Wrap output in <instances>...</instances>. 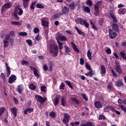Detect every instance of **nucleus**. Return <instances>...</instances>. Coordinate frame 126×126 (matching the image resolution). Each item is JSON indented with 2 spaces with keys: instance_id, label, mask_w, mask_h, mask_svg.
Here are the masks:
<instances>
[{
  "instance_id": "obj_16",
  "label": "nucleus",
  "mask_w": 126,
  "mask_h": 126,
  "mask_svg": "<svg viewBox=\"0 0 126 126\" xmlns=\"http://www.w3.org/2000/svg\"><path fill=\"white\" fill-rule=\"evenodd\" d=\"M75 29H76L77 33H78L79 35H81V36H83V37H84V36H85V33L82 32L81 30H79V29H78L77 27H75Z\"/></svg>"
},
{
  "instance_id": "obj_48",
  "label": "nucleus",
  "mask_w": 126,
  "mask_h": 126,
  "mask_svg": "<svg viewBox=\"0 0 126 126\" xmlns=\"http://www.w3.org/2000/svg\"><path fill=\"white\" fill-rule=\"evenodd\" d=\"M86 67L87 68V69H89L90 71H91V67L90 66V65L88 63H85Z\"/></svg>"
},
{
  "instance_id": "obj_1",
  "label": "nucleus",
  "mask_w": 126,
  "mask_h": 126,
  "mask_svg": "<svg viewBox=\"0 0 126 126\" xmlns=\"http://www.w3.org/2000/svg\"><path fill=\"white\" fill-rule=\"evenodd\" d=\"M50 53L53 54L54 57H57L59 54V47L58 45L53 44L50 46Z\"/></svg>"
},
{
  "instance_id": "obj_12",
  "label": "nucleus",
  "mask_w": 126,
  "mask_h": 126,
  "mask_svg": "<svg viewBox=\"0 0 126 126\" xmlns=\"http://www.w3.org/2000/svg\"><path fill=\"white\" fill-rule=\"evenodd\" d=\"M6 66V71L7 73V77H9V75H10V68L8 66V64L7 63H5Z\"/></svg>"
},
{
  "instance_id": "obj_45",
  "label": "nucleus",
  "mask_w": 126,
  "mask_h": 126,
  "mask_svg": "<svg viewBox=\"0 0 126 126\" xmlns=\"http://www.w3.org/2000/svg\"><path fill=\"white\" fill-rule=\"evenodd\" d=\"M4 111H5V108L4 107H1L0 109V116H1V115H2L3 113H4Z\"/></svg>"
},
{
  "instance_id": "obj_34",
  "label": "nucleus",
  "mask_w": 126,
  "mask_h": 126,
  "mask_svg": "<svg viewBox=\"0 0 126 126\" xmlns=\"http://www.w3.org/2000/svg\"><path fill=\"white\" fill-rule=\"evenodd\" d=\"M64 48L65 50V53H66V54H69V53H70V48L67 47V46L64 45Z\"/></svg>"
},
{
  "instance_id": "obj_59",
  "label": "nucleus",
  "mask_w": 126,
  "mask_h": 126,
  "mask_svg": "<svg viewBox=\"0 0 126 126\" xmlns=\"http://www.w3.org/2000/svg\"><path fill=\"white\" fill-rule=\"evenodd\" d=\"M13 15L15 16V18L16 19V20H19V17H18L17 14L13 13Z\"/></svg>"
},
{
  "instance_id": "obj_10",
  "label": "nucleus",
  "mask_w": 126,
  "mask_h": 126,
  "mask_svg": "<svg viewBox=\"0 0 126 126\" xmlns=\"http://www.w3.org/2000/svg\"><path fill=\"white\" fill-rule=\"evenodd\" d=\"M109 33L110 39H115V38H116V37H117V35H118L117 34V32H113V31H112V29L109 30Z\"/></svg>"
},
{
  "instance_id": "obj_39",
  "label": "nucleus",
  "mask_w": 126,
  "mask_h": 126,
  "mask_svg": "<svg viewBox=\"0 0 126 126\" xmlns=\"http://www.w3.org/2000/svg\"><path fill=\"white\" fill-rule=\"evenodd\" d=\"M21 63L22 65H29L30 64L28 62L25 60H22Z\"/></svg>"
},
{
  "instance_id": "obj_55",
  "label": "nucleus",
  "mask_w": 126,
  "mask_h": 126,
  "mask_svg": "<svg viewBox=\"0 0 126 126\" xmlns=\"http://www.w3.org/2000/svg\"><path fill=\"white\" fill-rule=\"evenodd\" d=\"M36 7H37V8H44V6L41 4L37 3L36 4Z\"/></svg>"
},
{
  "instance_id": "obj_54",
  "label": "nucleus",
  "mask_w": 126,
  "mask_h": 126,
  "mask_svg": "<svg viewBox=\"0 0 126 126\" xmlns=\"http://www.w3.org/2000/svg\"><path fill=\"white\" fill-rule=\"evenodd\" d=\"M80 63L81 65H83V64H84V59H83V58H81L80 59Z\"/></svg>"
},
{
  "instance_id": "obj_35",
  "label": "nucleus",
  "mask_w": 126,
  "mask_h": 126,
  "mask_svg": "<svg viewBox=\"0 0 126 126\" xmlns=\"http://www.w3.org/2000/svg\"><path fill=\"white\" fill-rule=\"evenodd\" d=\"M94 15L95 16H99V9L98 8L94 7Z\"/></svg>"
},
{
  "instance_id": "obj_29",
  "label": "nucleus",
  "mask_w": 126,
  "mask_h": 126,
  "mask_svg": "<svg viewBox=\"0 0 126 126\" xmlns=\"http://www.w3.org/2000/svg\"><path fill=\"white\" fill-rule=\"evenodd\" d=\"M79 126H95V125L90 122H87L86 124H82L81 125H80Z\"/></svg>"
},
{
  "instance_id": "obj_25",
  "label": "nucleus",
  "mask_w": 126,
  "mask_h": 126,
  "mask_svg": "<svg viewBox=\"0 0 126 126\" xmlns=\"http://www.w3.org/2000/svg\"><path fill=\"white\" fill-rule=\"evenodd\" d=\"M94 106L96 108L100 109L102 107V104L100 101H96L94 103Z\"/></svg>"
},
{
  "instance_id": "obj_21",
  "label": "nucleus",
  "mask_w": 126,
  "mask_h": 126,
  "mask_svg": "<svg viewBox=\"0 0 126 126\" xmlns=\"http://www.w3.org/2000/svg\"><path fill=\"white\" fill-rule=\"evenodd\" d=\"M29 0H23V5L25 8H26L29 4Z\"/></svg>"
},
{
  "instance_id": "obj_42",
  "label": "nucleus",
  "mask_w": 126,
  "mask_h": 126,
  "mask_svg": "<svg viewBox=\"0 0 126 126\" xmlns=\"http://www.w3.org/2000/svg\"><path fill=\"white\" fill-rule=\"evenodd\" d=\"M12 25H21V24L17 21H12L11 22Z\"/></svg>"
},
{
  "instance_id": "obj_3",
  "label": "nucleus",
  "mask_w": 126,
  "mask_h": 126,
  "mask_svg": "<svg viewBox=\"0 0 126 126\" xmlns=\"http://www.w3.org/2000/svg\"><path fill=\"white\" fill-rule=\"evenodd\" d=\"M10 38V35L6 34L5 36V38L3 41L4 44V48H6L8 46V44H9V39Z\"/></svg>"
},
{
  "instance_id": "obj_53",
  "label": "nucleus",
  "mask_w": 126,
  "mask_h": 126,
  "mask_svg": "<svg viewBox=\"0 0 126 126\" xmlns=\"http://www.w3.org/2000/svg\"><path fill=\"white\" fill-rule=\"evenodd\" d=\"M26 43L29 45V46H31V45H32V41L30 39L27 40Z\"/></svg>"
},
{
  "instance_id": "obj_27",
  "label": "nucleus",
  "mask_w": 126,
  "mask_h": 126,
  "mask_svg": "<svg viewBox=\"0 0 126 126\" xmlns=\"http://www.w3.org/2000/svg\"><path fill=\"white\" fill-rule=\"evenodd\" d=\"M120 56L122 58V59L126 60V53L125 52V50H123V51H121L120 52Z\"/></svg>"
},
{
  "instance_id": "obj_20",
  "label": "nucleus",
  "mask_w": 126,
  "mask_h": 126,
  "mask_svg": "<svg viewBox=\"0 0 126 126\" xmlns=\"http://www.w3.org/2000/svg\"><path fill=\"white\" fill-rule=\"evenodd\" d=\"M58 38L60 40V41H67V38L65 36H63L61 35H59Z\"/></svg>"
},
{
  "instance_id": "obj_51",
  "label": "nucleus",
  "mask_w": 126,
  "mask_h": 126,
  "mask_svg": "<svg viewBox=\"0 0 126 126\" xmlns=\"http://www.w3.org/2000/svg\"><path fill=\"white\" fill-rule=\"evenodd\" d=\"M119 106L121 108V109L122 111H124V112H125L126 111V108L125 107H124V105L120 104V105H119Z\"/></svg>"
},
{
  "instance_id": "obj_9",
  "label": "nucleus",
  "mask_w": 126,
  "mask_h": 126,
  "mask_svg": "<svg viewBox=\"0 0 126 126\" xmlns=\"http://www.w3.org/2000/svg\"><path fill=\"white\" fill-rule=\"evenodd\" d=\"M42 26L44 27H49V22H48V19L44 17L41 19Z\"/></svg>"
},
{
  "instance_id": "obj_11",
  "label": "nucleus",
  "mask_w": 126,
  "mask_h": 126,
  "mask_svg": "<svg viewBox=\"0 0 126 126\" xmlns=\"http://www.w3.org/2000/svg\"><path fill=\"white\" fill-rule=\"evenodd\" d=\"M24 90V88H23V86L22 85H20L17 87L16 91L19 94H21Z\"/></svg>"
},
{
  "instance_id": "obj_5",
  "label": "nucleus",
  "mask_w": 126,
  "mask_h": 126,
  "mask_svg": "<svg viewBox=\"0 0 126 126\" xmlns=\"http://www.w3.org/2000/svg\"><path fill=\"white\" fill-rule=\"evenodd\" d=\"M35 97L36 101L41 103H44V102H46V101H47V97H43L41 95H36Z\"/></svg>"
},
{
  "instance_id": "obj_13",
  "label": "nucleus",
  "mask_w": 126,
  "mask_h": 126,
  "mask_svg": "<svg viewBox=\"0 0 126 126\" xmlns=\"http://www.w3.org/2000/svg\"><path fill=\"white\" fill-rule=\"evenodd\" d=\"M31 69H32L33 71L34 74L36 77H39V74L38 73V70L35 67H33L32 66L30 67Z\"/></svg>"
},
{
  "instance_id": "obj_30",
  "label": "nucleus",
  "mask_w": 126,
  "mask_h": 126,
  "mask_svg": "<svg viewBox=\"0 0 126 126\" xmlns=\"http://www.w3.org/2000/svg\"><path fill=\"white\" fill-rule=\"evenodd\" d=\"M110 15L111 16V17L112 18L113 21L114 22H118V19H117V18L115 16V14H114V13H111L110 14Z\"/></svg>"
},
{
  "instance_id": "obj_60",
  "label": "nucleus",
  "mask_w": 126,
  "mask_h": 126,
  "mask_svg": "<svg viewBox=\"0 0 126 126\" xmlns=\"http://www.w3.org/2000/svg\"><path fill=\"white\" fill-rule=\"evenodd\" d=\"M9 79H16V76L15 75H11Z\"/></svg>"
},
{
  "instance_id": "obj_8",
  "label": "nucleus",
  "mask_w": 126,
  "mask_h": 126,
  "mask_svg": "<svg viewBox=\"0 0 126 126\" xmlns=\"http://www.w3.org/2000/svg\"><path fill=\"white\" fill-rule=\"evenodd\" d=\"M14 13L18 14L20 16L22 15V14H23V10L21 8L17 6L15 7V10L14 11Z\"/></svg>"
},
{
  "instance_id": "obj_62",
  "label": "nucleus",
  "mask_w": 126,
  "mask_h": 126,
  "mask_svg": "<svg viewBox=\"0 0 126 126\" xmlns=\"http://www.w3.org/2000/svg\"><path fill=\"white\" fill-rule=\"evenodd\" d=\"M112 112H114V113H116L117 115H121V112L119 111H118L117 110H116L115 109L112 110Z\"/></svg>"
},
{
  "instance_id": "obj_2",
  "label": "nucleus",
  "mask_w": 126,
  "mask_h": 126,
  "mask_svg": "<svg viewBox=\"0 0 126 126\" xmlns=\"http://www.w3.org/2000/svg\"><path fill=\"white\" fill-rule=\"evenodd\" d=\"M75 21L78 24L84 25V26H85L87 28H88V27H89V24L87 23L86 21L83 20V19H82V18H77L76 19H75Z\"/></svg>"
},
{
  "instance_id": "obj_22",
  "label": "nucleus",
  "mask_w": 126,
  "mask_h": 126,
  "mask_svg": "<svg viewBox=\"0 0 126 126\" xmlns=\"http://www.w3.org/2000/svg\"><path fill=\"white\" fill-rule=\"evenodd\" d=\"M71 44L74 51H75V52H76V53H79V50H78L77 47H76V45H75V43L73 42H71Z\"/></svg>"
},
{
  "instance_id": "obj_23",
  "label": "nucleus",
  "mask_w": 126,
  "mask_h": 126,
  "mask_svg": "<svg viewBox=\"0 0 126 126\" xmlns=\"http://www.w3.org/2000/svg\"><path fill=\"white\" fill-rule=\"evenodd\" d=\"M113 109H114V108H113V107H112V106L108 105V106L105 107V108H104V112H109L110 111V110H111V111H113Z\"/></svg>"
},
{
  "instance_id": "obj_64",
  "label": "nucleus",
  "mask_w": 126,
  "mask_h": 126,
  "mask_svg": "<svg viewBox=\"0 0 126 126\" xmlns=\"http://www.w3.org/2000/svg\"><path fill=\"white\" fill-rule=\"evenodd\" d=\"M87 76H89L90 77H92V72H89L85 74Z\"/></svg>"
},
{
  "instance_id": "obj_32",
  "label": "nucleus",
  "mask_w": 126,
  "mask_h": 126,
  "mask_svg": "<svg viewBox=\"0 0 126 126\" xmlns=\"http://www.w3.org/2000/svg\"><path fill=\"white\" fill-rule=\"evenodd\" d=\"M59 97H56L54 99H53V103L55 105V106H57L58 104L59 103Z\"/></svg>"
},
{
  "instance_id": "obj_36",
  "label": "nucleus",
  "mask_w": 126,
  "mask_h": 126,
  "mask_svg": "<svg viewBox=\"0 0 126 126\" xmlns=\"http://www.w3.org/2000/svg\"><path fill=\"white\" fill-rule=\"evenodd\" d=\"M76 5L74 3L72 2L69 5V7L71 9H74L76 7Z\"/></svg>"
},
{
  "instance_id": "obj_58",
  "label": "nucleus",
  "mask_w": 126,
  "mask_h": 126,
  "mask_svg": "<svg viewBox=\"0 0 126 126\" xmlns=\"http://www.w3.org/2000/svg\"><path fill=\"white\" fill-rule=\"evenodd\" d=\"M106 53H107V54H108L109 55H110V54H111L112 53V51H111V49L110 48H107L106 49Z\"/></svg>"
},
{
  "instance_id": "obj_17",
  "label": "nucleus",
  "mask_w": 126,
  "mask_h": 126,
  "mask_svg": "<svg viewBox=\"0 0 126 126\" xmlns=\"http://www.w3.org/2000/svg\"><path fill=\"white\" fill-rule=\"evenodd\" d=\"M57 43L58 44V46L59 47V49L60 50V51H62V50H63V43L61 42V41H60L59 40V39L57 38Z\"/></svg>"
},
{
  "instance_id": "obj_6",
  "label": "nucleus",
  "mask_w": 126,
  "mask_h": 126,
  "mask_svg": "<svg viewBox=\"0 0 126 126\" xmlns=\"http://www.w3.org/2000/svg\"><path fill=\"white\" fill-rule=\"evenodd\" d=\"M12 5L10 3H6L2 6L1 11L2 13L4 12V11H6V9H8V8H10Z\"/></svg>"
},
{
  "instance_id": "obj_61",
  "label": "nucleus",
  "mask_w": 126,
  "mask_h": 126,
  "mask_svg": "<svg viewBox=\"0 0 126 126\" xmlns=\"http://www.w3.org/2000/svg\"><path fill=\"white\" fill-rule=\"evenodd\" d=\"M43 69L44 71H47V70H48V65H47L46 64H44L43 65Z\"/></svg>"
},
{
  "instance_id": "obj_47",
  "label": "nucleus",
  "mask_w": 126,
  "mask_h": 126,
  "mask_svg": "<svg viewBox=\"0 0 126 126\" xmlns=\"http://www.w3.org/2000/svg\"><path fill=\"white\" fill-rule=\"evenodd\" d=\"M65 82L70 88H72V85H71V83H70V82L68 81H65Z\"/></svg>"
},
{
  "instance_id": "obj_15",
  "label": "nucleus",
  "mask_w": 126,
  "mask_h": 126,
  "mask_svg": "<svg viewBox=\"0 0 126 126\" xmlns=\"http://www.w3.org/2000/svg\"><path fill=\"white\" fill-rule=\"evenodd\" d=\"M11 112L13 116H14L15 118H16L17 116V108H16V107L11 108Z\"/></svg>"
},
{
  "instance_id": "obj_14",
  "label": "nucleus",
  "mask_w": 126,
  "mask_h": 126,
  "mask_svg": "<svg viewBox=\"0 0 126 126\" xmlns=\"http://www.w3.org/2000/svg\"><path fill=\"white\" fill-rule=\"evenodd\" d=\"M33 111H34V109L33 108L30 107L27 108L24 111V115H27L28 113L30 114V113L33 112Z\"/></svg>"
},
{
  "instance_id": "obj_26",
  "label": "nucleus",
  "mask_w": 126,
  "mask_h": 126,
  "mask_svg": "<svg viewBox=\"0 0 126 126\" xmlns=\"http://www.w3.org/2000/svg\"><path fill=\"white\" fill-rule=\"evenodd\" d=\"M82 9L85 12H87V13H89V12H90L91 11L90 8H89V7L85 6L82 7Z\"/></svg>"
},
{
  "instance_id": "obj_57",
  "label": "nucleus",
  "mask_w": 126,
  "mask_h": 126,
  "mask_svg": "<svg viewBox=\"0 0 126 126\" xmlns=\"http://www.w3.org/2000/svg\"><path fill=\"white\" fill-rule=\"evenodd\" d=\"M51 118H55L56 117V113L54 112H51L50 114Z\"/></svg>"
},
{
  "instance_id": "obj_37",
  "label": "nucleus",
  "mask_w": 126,
  "mask_h": 126,
  "mask_svg": "<svg viewBox=\"0 0 126 126\" xmlns=\"http://www.w3.org/2000/svg\"><path fill=\"white\" fill-rule=\"evenodd\" d=\"M70 100L71 101H73V102H75V103H76V104H77V105L79 104V102L75 97H71Z\"/></svg>"
},
{
  "instance_id": "obj_52",
  "label": "nucleus",
  "mask_w": 126,
  "mask_h": 126,
  "mask_svg": "<svg viewBox=\"0 0 126 126\" xmlns=\"http://www.w3.org/2000/svg\"><path fill=\"white\" fill-rule=\"evenodd\" d=\"M90 24H91V25H92V28H93V29H94V30H97V27H96V26H95V25H94V23H93V22H92V21H90Z\"/></svg>"
},
{
  "instance_id": "obj_38",
  "label": "nucleus",
  "mask_w": 126,
  "mask_h": 126,
  "mask_svg": "<svg viewBox=\"0 0 126 126\" xmlns=\"http://www.w3.org/2000/svg\"><path fill=\"white\" fill-rule=\"evenodd\" d=\"M123 83L122 81H118L117 83H115L116 86H117V87H120V86H122Z\"/></svg>"
},
{
  "instance_id": "obj_28",
  "label": "nucleus",
  "mask_w": 126,
  "mask_h": 126,
  "mask_svg": "<svg viewBox=\"0 0 126 126\" xmlns=\"http://www.w3.org/2000/svg\"><path fill=\"white\" fill-rule=\"evenodd\" d=\"M68 10H69V9H68L66 6H64V8L62 9V12L63 14H65L66 12H68Z\"/></svg>"
},
{
  "instance_id": "obj_41",
  "label": "nucleus",
  "mask_w": 126,
  "mask_h": 126,
  "mask_svg": "<svg viewBox=\"0 0 126 126\" xmlns=\"http://www.w3.org/2000/svg\"><path fill=\"white\" fill-rule=\"evenodd\" d=\"M29 88H30L31 90H35V89H36V86L34 85L33 84H31L29 85Z\"/></svg>"
},
{
  "instance_id": "obj_33",
  "label": "nucleus",
  "mask_w": 126,
  "mask_h": 126,
  "mask_svg": "<svg viewBox=\"0 0 126 126\" xmlns=\"http://www.w3.org/2000/svg\"><path fill=\"white\" fill-rule=\"evenodd\" d=\"M66 104V101L65 100V97L63 96L62 99V106H65Z\"/></svg>"
},
{
  "instance_id": "obj_56",
  "label": "nucleus",
  "mask_w": 126,
  "mask_h": 126,
  "mask_svg": "<svg viewBox=\"0 0 126 126\" xmlns=\"http://www.w3.org/2000/svg\"><path fill=\"white\" fill-rule=\"evenodd\" d=\"M40 31V30H39V28H35L34 30H33V32L34 33H35V34H37V33Z\"/></svg>"
},
{
  "instance_id": "obj_18",
  "label": "nucleus",
  "mask_w": 126,
  "mask_h": 126,
  "mask_svg": "<svg viewBox=\"0 0 126 126\" xmlns=\"http://www.w3.org/2000/svg\"><path fill=\"white\" fill-rule=\"evenodd\" d=\"M112 29L116 32H119V25L118 24H113Z\"/></svg>"
},
{
  "instance_id": "obj_46",
  "label": "nucleus",
  "mask_w": 126,
  "mask_h": 126,
  "mask_svg": "<svg viewBox=\"0 0 126 126\" xmlns=\"http://www.w3.org/2000/svg\"><path fill=\"white\" fill-rule=\"evenodd\" d=\"M93 2H92V0H87V5H89V6H92V4Z\"/></svg>"
},
{
  "instance_id": "obj_43",
  "label": "nucleus",
  "mask_w": 126,
  "mask_h": 126,
  "mask_svg": "<svg viewBox=\"0 0 126 126\" xmlns=\"http://www.w3.org/2000/svg\"><path fill=\"white\" fill-rule=\"evenodd\" d=\"M87 57L90 60H92V57H91V52H90V50L88 51L87 53Z\"/></svg>"
},
{
  "instance_id": "obj_63",
  "label": "nucleus",
  "mask_w": 126,
  "mask_h": 126,
  "mask_svg": "<svg viewBox=\"0 0 126 126\" xmlns=\"http://www.w3.org/2000/svg\"><path fill=\"white\" fill-rule=\"evenodd\" d=\"M10 36L11 35V37H14V36H15V34H14V32L13 31H11L10 32Z\"/></svg>"
},
{
  "instance_id": "obj_40",
  "label": "nucleus",
  "mask_w": 126,
  "mask_h": 126,
  "mask_svg": "<svg viewBox=\"0 0 126 126\" xmlns=\"http://www.w3.org/2000/svg\"><path fill=\"white\" fill-rule=\"evenodd\" d=\"M36 6V3L35 2H32L31 6L30 7L31 9L32 10H34L35 9V7Z\"/></svg>"
},
{
  "instance_id": "obj_49",
  "label": "nucleus",
  "mask_w": 126,
  "mask_h": 126,
  "mask_svg": "<svg viewBox=\"0 0 126 126\" xmlns=\"http://www.w3.org/2000/svg\"><path fill=\"white\" fill-rule=\"evenodd\" d=\"M82 96L83 99H84V100H85V101H88V97H87L86 94H82Z\"/></svg>"
},
{
  "instance_id": "obj_19",
  "label": "nucleus",
  "mask_w": 126,
  "mask_h": 126,
  "mask_svg": "<svg viewBox=\"0 0 126 126\" xmlns=\"http://www.w3.org/2000/svg\"><path fill=\"white\" fill-rule=\"evenodd\" d=\"M106 73V67L104 65L100 66V74H105Z\"/></svg>"
},
{
  "instance_id": "obj_31",
  "label": "nucleus",
  "mask_w": 126,
  "mask_h": 126,
  "mask_svg": "<svg viewBox=\"0 0 126 126\" xmlns=\"http://www.w3.org/2000/svg\"><path fill=\"white\" fill-rule=\"evenodd\" d=\"M126 8H123V9H122V10L119 9V10H118V13H119L120 15H123V14H125V13H126Z\"/></svg>"
},
{
  "instance_id": "obj_4",
  "label": "nucleus",
  "mask_w": 126,
  "mask_h": 126,
  "mask_svg": "<svg viewBox=\"0 0 126 126\" xmlns=\"http://www.w3.org/2000/svg\"><path fill=\"white\" fill-rule=\"evenodd\" d=\"M69 120H70V116H69L68 114H64L63 123L65 124L66 126H68V122H69Z\"/></svg>"
},
{
  "instance_id": "obj_44",
  "label": "nucleus",
  "mask_w": 126,
  "mask_h": 126,
  "mask_svg": "<svg viewBox=\"0 0 126 126\" xmlns=\"http://www.w3.org/2000/svg\"><path fill=\"white\" fill-rule=\"evenodd\" d=\"M40 90H41V92H44V93L46 92L47 88L45 86H43L42 87H41Z\"/></svg>"
},
{
  "instance_id": "obj_50",
  "label": "nucleus",
  "mask_w": 126,
  "mask_h": 126,
  "mask_svg": "<svg viewBox=\"0 0 126 126\" xmlns=\"http://www.w3.org/2000/svg\"><path fill=\"white\" fill-rule=\"evenodd\" d=\"M19 35H20V36H27V32H20L19 33Z\"/></svg>"
},
{
  "instance_id": "obj_7",
  "label": "nucleus",
  "mask_w": 126,
  "mask_h": 126,
  "mask_svg": "<svg viewBox=\"0 0 126 126\" xmlns=\"http://www.w3.org/2000/svg\"><path fill=\"white\" fill-rule=\"evenodd\" d=\"M115 63V70L118 73H119V74H122L123 73V69H122L121 67L120 63H119L118 62H116Z\"/></svg>"
},
{
  "instance_id": "obj_24",
  "label": "nucleus",
  "mask_w": 126,
  "mask_h": 126,
  "mask_svg": "<svg viewBox=\"0 0 126 126\" xmlns=\"http://www.w3.org/2000/svg\"><path fill=\"white\" fill-rule=\"evenodd\" d=\"M103 4V1H98L97 2V3L94 5V7L96 8H98Z\"/></svg>"
}]
</instances>
